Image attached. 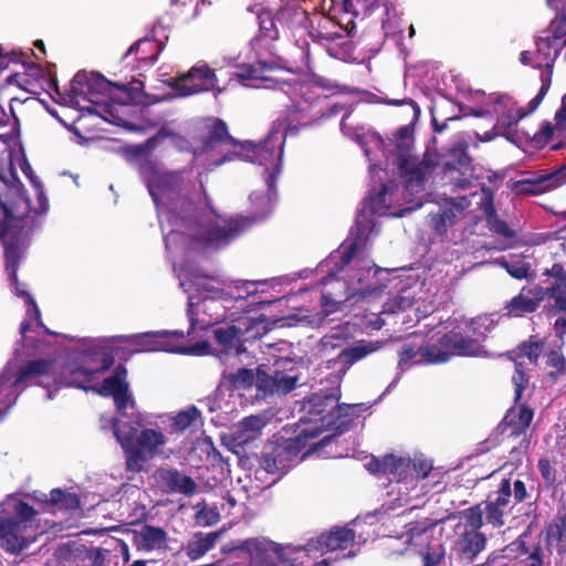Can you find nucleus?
<instances>
[{"mask_svg": "<svg viewBox=\"0 0 566 566\" xmlns=\"http://www.w3.org/2000/svg\"><path fill=\"white\" fill-rule=\"evenodd\" d=\"M256 384V371L249 368H239L235 373L223 375V385L228 390L250 389Z\"/></svg>", "mask_w": 566, "mask_h": 566, "instance_id": "nucleus-39", "label": "nucleus"}, {"mask_svg": "<svg viewBox=\"0 0 566 566\" xmlns=\"http://www.w3.org/2000/svg\"><path fill=\"white\" fill-rule=\"evenodd\" d=\"M490 332L485 319L474 317L442 334V343L449 349L451 358L460 357H485L488 350L484 340Z\"/></svg>", "mask_w": 566, "mask_h": 566, "instance_id": "nucleus-5", "label": "nucleus"}, {"mask_svg": "<svg viewBox=\"0 0 566 566\" xmlns=\"http://www.w3.org/2000/svg\"><path fill=\"white\" fill-rule=\"evenodd\" d=\"M465 205L463 202H457L454 200L448 202V205L440 209L443 212L448 223L452 227L459 220L464 217Z\"/></svg>", "mask_w": 566, "mask_h": 566, "instance_id": "nucleus-63", "label": "nucleus"}, {"mask_svg": "<svg viewBox=\"0 0 566 566\" xmlns=\"http://www.w3.org/2000/svg\"><path fill=\"white\" fill-rule=\"evenodd\" d=\"M548 90H549V75L544 78V84L541 85V88H539L538 93L536 94V96L533 97L528 102L526 108H517L516 109V113L513 116L515 117L517 123H520L524 117L534 113L538 108V106L543 102L545 95L547 94Z\"/></svg>", "mask_w": 566, "mask_h": 566, "instance_id": "nucleus-55", "label": "nucleus"}, {"mask_svg": "<svg viewBox=\"0 0 566 566\" xmlns=\"http://www.w3.org/2000/svg\"><path fill=\"white\" fill-rule=\"evenodd\" d=\"M129 386L127 381V368L123 364H118L113 374L106 377L99 385L85 386L84 384H77L76 387L85 391L92 390L102 397H113L117 392H120Z\"/></svg>", "mask_w": 566, "mask_h": 566, "instance_id": "nucleus-21", "label": "nucleus"}, {"mask_svg": "<svg viewBox=\"0 0 566 566\" xmlns=\"http://www.w3.org/2000/svg\"><path fill=\"white\" fill-rule=\"evenodd\" d=\"M512 497V482L511 479H502L497 489L491 492L485 501L500 506L504 510L507 509Z\"/></svg>", "mask_w": 566, "mask_h": 566, "instance_id": "nucleus-49", "label": "nucleus"}, {"mask_svg": "<svg viewBox=\"0 0 566 566\" xmlns=\"http://www.w3.org/2000/svg\"><path fill=\"white\" fill-rule=\"evenodd\" d=\"M6 270L12 282H18L17 271L21 260V251L18 244L10 243L4 249Z\"/></svg>", "mask_w": 566, "mask_h": 566, "instance_id": "nucleus-54", "label": "nucleus"}, {"mask_svg": "<svg viewBox=\"0 0 566 566\" xmlns=\"http://www.w3.org/2000/svg\"><path fill=\"white\" fill-rule=\"evenodd\" d=\"M195 520L199 526H212L220 521V513L216 507H208L205 500L197 503Z\"/></svg>", "mask_w": 566, "mask_h": 566, "instance_id": "nucleus-50", "label": "nucleus"}, {"mask_svg": "<svg viewBox=\"0 0 566 566\" xmlns=\"http://www.w3.org/2000/svg\"><path fill=\"white\" fill-rule=\"evenodd\" d=\"M515 403L506 411L499 424L501 433L511 438L525 434L534 418V410L531 407L526 403Z\"/></svg>", "mask_w": 566, "mask_h": 566, "instance_id": "nucleus-16", "label": "nucleus"}, {"mask_svg": "<svg viewBox=\"0 0 566 566\" xmlns=\"http://www.w3.org/2000/svg\"><path fill=\"white\" fill-rule=\"evenodd\" d=\"M483 193L482 210L490 230L506 239L514 238L515 231L504 220L500 219L496 213L492 191L483 189Z\"/></svg>", "mask_w": 566, "mask_h": 566, "instance_id": "nucleus-26", "label": "nucleus"}, {"mask_svg": "<svg viewBox=\"0 0 566 566\" xmlns=\"http://www.w3.org/2000/svg\"><path fill=\"white\" fill-rule=\"evenodd\" d=\"M515 371L512 377V382L514 384L515 390H514V401L518 402L522 397L524 390L528 386V376L524 371V365L523 361H514Z\"/></svg>", "mask_w": 566, "mask_h": 566, "instance_id": "nucleus-59", "label": "nucleus"}, {"mask_svg": "<svg viewBox=\"0 0 566 566\" xmlns=\"http://www.w3.org/2000/svg\"><path fill=\"white\" fill-rule=\"evenodd\" d=\"M388 188L385 184L368 197L367 207L373 214L385 216L389 211V206L386 203Z\"/></svg>", "mask_w": 566, "mask_h": 566, "instance_id": "nucleus-53", "label": "nucleus"}, {"mask_svg": "<svg viewBox=\"0 0 566 566\" xmlns=\"http://www.w3.org/2000/svg\"><path fill=\"white\" fill-rule=\"evenodd\" d=\"M413 365H424L422 361L421 346L403 344L398 352V368L401 371L410 369Z\"/></svg>", "mask_w": 566, "mask_h": 566, "instance_id": "nucleus-44", "label": "nucleus"}, {"mask_svg": "<svg viewBox=\"0 0 566 566\" xmlns=\"http://www.w3.org/2000/svg\"><path fill=\"white\" fill-rule=\"evenodd\" d=\"M49 503L65 511H73L80 507L78 496L62 489L51 490Z\"/></svg>", "mask_w": 566, "mask_h": 566, "instance_id": "nucleus-45", "label": "nucleus"}, {"mask_svg": "<svg viewBox=\"0 0 566 566\" xmlns=\"http://www.w3.org/2000/svg\"><path fill=\"white\" fill-rule=\"evenodd\" d=\"M315 18L317 21V27L315 28L313 24L311 27L308 35L314 42L318 43H331L342 38V34L337 30H331L328 28V32H324L322 29H327V27H332L333 29H336V27L333 24L332 20L328 18H325L319 14H315Z\"/></svg>", "mask_w": 566, "mask_h": 566, "instance_id": "nucleus-41", "label": "nucleus"}, {"mask_svg": "<svg viewBox=\"0 0 566 566\" xmlns=\"http://www.w3.org/2000/svg\"><path fill=\"white\" fill-rule=\"evenodd\" d=\"M185 334L181 331H161L148 332L136 336V344L144 352H170L182 355L205 356L209 354L210 344L207 340H200L191 346H184Z\"/></svg>", "mask_w": 566, "mask_h": 566, "instance_id": "nucleus-9", "label": "nucleus"}, {"mask_svg": "<svg viewBox=\"0 0 566 566\" xmlns=\"http://www.w3.org/2000/svg\"><path fill=\"white\" fill-rule=\"evenodd\" d=\"M25 525L15 517L0 516V546L8 553H19L27 546V541L22 536Z\"/></svg>", "mask_w": 566, "mask_h": 566, "instance_id": "nucleus-18", "label": "nucleus"}, {"mask_svg": "<svg viewBox=\"0 0 566 566\" xmlns=\"http://www.w3.org/2000/svg\"><path fill=\"white\" fill-rule=\"evenodd\" d=\"M450 159L446 163L448 170L470 169L471 157L468 154V144L465 142L457 143L449 153Z\"/></svg>", "mask_w": 566, "mask_h": 566, "instance_id": "nucleus-43", "label": "nucleus"}, {"mask_svg": "<svg viewBox=\"0 0 566 566\" xmlns=\"http://www.w3.org/2000/svg\"><path fill=\"white\" fill-rule=\"evenodd\" d=\"M258 17L259 35L256 39L276 41L281 36L302 38L310 33L313 20L308 12L297 2L289 1L272 11L262 6H249Z\"/></svg>", "mask_w": 566, "mask_h": 566, "instance_id": "nucleus-3", "label": "nucleus"}, {"mask_svg": "<svg viewBox=\"0 0 566 566\" xmlns=\"http://www.w3.org/2000/svg\"><path fill=\"white\" fill-rule=\"evenodd\" d=\"M161 51V45L151 38L144 36L134 42L123 59L129 55H136L138 60L154 63L158 59Z\"/></svg>", "mask_w": 566, "mask_h": 566, "instance_id": "nucleus-35", "label": "nucleus"}, {"mask_svg": "<svg viewBox=\"0 0 566 566\" xmlns=\"http://www.w3.org/2000/svg\"><path fill=\"white\" fill-rule=\"evenodd\" d=\"M198 132L202 153L213 151L220 147L229 148L217 165L239 158L243 150L250 146L249 140L240 142L234 138L229 132L228 124L219 117L202 118Z\"/></svg>", "mask_w": 566, "mask_h": 566, "instance_id": "nucleus-6", "label": "nucleus"}, {"mask_svg": "<svg viewBox=\"0 0 566 566\" xmlns=\"http://www.w3.org/2000/svg\"><path fill=\"white\" fill-rule=\"evenodd\" d=\"M334 437L335 434H328L314 442L317 431L311 429H300L293 438L273 436L265 446L259 464L266 473L282 476L300 461V453L305 448L308 447L306 453L318 451L327 446Z\"/></svg>", "mask_w": 566, "mask_h": 566, "instance_id": "nucleus-1", "label": "nucleus"}, {"mask_svg": "<svg viewBox=\"0 0 566 566\" xmlns=\"http://www.w3.org/2000/svg\"><path fill=\"white\" fill-rule=\"evenodd\" d=\"M114 87L122 91L125 97L122 99L123 104L140 103L143 99L144 83L140 80L134 78L128 84L114 83Z\"/></svg>", "mask_w": 566, "mask_h": 566, "instance_id": "nucleus-51", "label": "nucleus"}, {"mask_svg": "<svg viewBox=\"0 0 566 566\" xmlns=\"http://www.w3.org/2000/svg\"><path fill=\"white\" fill-rule=\"evenodd\" d=\"M464 517L472 531H478L485 524V512L482 503L473 505L465 510Z\"/></svg>", "mask_w": 566, "mask_h": 566, "instance_id": "nucleus-61", "label": "nucleus"}, {"mask_svg": "<svg viewBox=\"0 0 566 566\" xmlns=\"http://www.w3.org/2000/svg\"><path fill=\"white\" fill-rule=\"evenodd\" d=\"M410 459L397 457L392 453L386 454V475H391L397 481L405 479L409 468Z\"/></svg>", "mask_w": 566, "mask_h": 566, "instance_id": "nucleus-46", "label": "nucleus"}, {"mask_svg": "<svg viewBox=\"0 0 566 566\" xmlns=\"http://www.w3.org/2000/svg\"><path fill=\"white\" fill-rule=\"evenodd\" d=\"M113 364H114L113 355L104 354L102 357V364H101L99 368L90 369V368H85V367H78L72 373V375L76 379L81 378L84 382H88L95 377L96 374L104 373V371L108 370Z\"/></svg>", "mask_w": 566, "mask_h": 566, "instance_id": "nucleus-56", "label": "nucleus"}, {"mask_svg": "<svg viewBox=\"0 0 566 566\" xmlns=\"http://www.w3.org/2000/svg\"><path fill=\"white\" fill-rule=\"evenodd\" d=\"M315 18L317 21V27L315 28L313 24L311 27L308 35L314 42L318 43H331L342 38V34L337 30H331L328 28V32H324L322 29H327V27H332L333 29H336V27L333 24L332 20L328 18H325L319 14H315Z\"/></svg>", "mask_w": 566, "mask_h": 566, "instance_id": "nucleus-40", "label": "nucleus"}, {"mask_svg": "<svg viewBox=\"0 0 566 566\" xmlns=\"http://www.w3.org/2000/svg\"><path fill=\"white\" fill-rule=\"evenodd\" d=\"M275 66L274 62L266 61H256L253 64H243L233 73V77L245 86L258 87L254 82L273 81V77L268 75V72L273 71Z\"/></svg>", "mask_w": 566, "mask_h": 566, "instance_id": "nucleus-22", "label": "nucleus"}, {"mask_svg": "<svg viewBox=\"0 0 566 566\" xmlns=\"http://www.w3.org/2000/svg\"><path fill=\"white\" fill-rule=\"evenodd\" d=\"M312 124L313 119H306L298 125H294L290 122L285 125L284 133H282V125L275 124L261 144L255 145L252 142H249L250 146L243 150L242 156L239 158L252 163H259L262 166H280L283 157L285 135H297L301 128L308 127Z\"/></svg>", "mask_w": 566, "mask_h": 566, "instance_id": "nucleus-7", "label": "nucleus"}, {"mask_svg": "<svg viewBox=\"0 0 566 566\" xmlns=\"http://www.w3.org/2000/svg\"><path fill=\"white\" fill-rule=\"evenodd\" d=\"M221 553L223 555L243 553L247 554L251 560H261L266 553V548L264 544L258 538H248L243 541L237 539L227 543L221 547Z\"/></svg>", "mask_w": 566, "mask_h": 566, "instance_id": "nucleus-33", "label": "nucleus"}, {"mask_svg": "<svg viewBox=\"0 0 566 566\" xmlns=\"http://www.w3.org/2000/svg\"><path fill=\"white\" fill-rule=\"evenodd\" d=\"M485 536L479 531L464 532L458 541L461 555L472 562L485 547Z\"/></svg>", "mask_w": 566, "mask_h": 566, "instance_id": "nucleus-37", "label": "nucleus"}, {"mask_svg": "<svg viewBox=\"0 0 566 566\" xmlns=\"http://www.w3.org/2000/svg\"><path fill=\"white\" fill-rule=\"evenodd\" d=\"M315 18L317 21V27L315 28L313 24L311 27L308 35L314 42L318 43H331L342 38V34L337 30H331L328 28V32H324L322 29H327V27H332L333 29H336V27L333 24L332 20L328 18H325L319 14H315Z\"/></svg>", "mask_w": 566, "mask_h": 566, "instance_id": "nucleus-42", "label": "nucleus"}, {"mask_svg": "<svg viewBox=\"0 0 566 566\" xmlns=\"http://www.w3.org/2000/svg\"><path fill=\"white\" fill-rule=\"evenodd\" d=\"M181 190L182 177L179 172H167L158 176L149 185V192L156 206L171 200L172 196L179 193Z\"/></svg>", "mask_w": 566, "mask_h": 566, "instance_id": "nucleus-19", "label": "nucleus"}, {"mask_svg": "<svg viewBox=\"0 0 566 566\" xmlns=\"http://www.w3.org/2000/svg\"><path fill=\"white\" fill-rule=\"evenodd\" d=\"M113 433L125 453L128 472L139 473L148 461L156 458L167 439L160 430L146 428L140 431L130 422L117 418L111 420Z\"/></svg>", "mask_w": 566, "mask_h": 566, "instance_id": "nucleus-2", "label": "nucleus"}, {"mask_svg": "<svg viewBox=\"0 0 566 566\" xmlns=\"http://www.w3.org/2000/svg\"><path fill=\"white\" fill-rule=\"evenodd\" d=\"M355 542V532L346 526L333 527L328 533H323L318 538L321 548L334 552L346 549Z\"/></svg>", "mask_w": 566, "mask_h": 566, "instance_id": "nucleus-30", "label": "nucleus"}, {"mask_svg": "<svg viewBox=\"0 0 566 566\" xmlns=\"http://www.w3.org/2000/svg\"><path fill=\"white\" fill-rule=\"evenodd\" d=\"M161 483L170 493H181L191 496L197 491L195 480L186 474L180 473L176 469L163 470L159 474Z\"/></svg>", "mask_w": 566, "mask_h": 566, "instance_id": "nucleus-27", "label": "nucleus"}, {"mask_svg": "<svg viewBox=\"0 0 566 566\" xmlns=\"http://www.w3.org/2000/svg\"><path fill=\"white\" fill-rule=\"evenodd\" d=\"M546 366L549 368L547 376L553 380L566 375V359L560 349L546 353Z\"/></svg>", "mask_w": 566, "mask_h": 566, "instance_id": "nucleus-48", "label": "nucleus"}, {"mask_svg": "<svg viewBox=\"0 0 566 566\" xmlns=\"http://www.w3.org/2000/svg\"><path fill=\"white\" fill-rule=\"evenodd\" d=\"M392 4L388 0H343V14L338 22V29L346 32L347 36H355L358 23H363L375 12L379 11V22L385 29L389 19Z\"/></svg>", "mask_w": 566, "mask_h": 566, "instance_id": "nucleus-10", "label": "nucleus"}, {"mask_svg": "<svg viewBox=\"0 0 566 566\" xmlns=\"http://www.w3.org/2000/svg\"><path fill=\"white\" fill-rule=\"evenodd\" d=\"M266 421L264 417L260 415L244 417L233 429V440L239 446L248 444L261 436Z\"/></svg>", "mask_w": 566, "mask_h": 566, "instance_id": "nucleus-23", "label": "nucleus"}, {"mask_svg": "<svg viewBox=\"0 0 566 566\" xmlns=\"http://www.w3.org/2000/svg\"><path fill=\"white\" fill-rule=\"evenodd\" d=\"M268 332L266 321L263 318H252L247 323L244 331L245 340L261 338Z\"/></svg>", "mask_w": 566, "mask_h": 566, "instance_id": "nucleus-64", "label": "nucleus"}, {"mask_svg": "<svg viewBox=\"0 0 566 566\" xmlns=\"http://www.w3.org/2000/svg\"><path fill=\"white\" fill-rule=\"evenodd\" d=\"M221 534V531L209 533L196 532L185 546L187 557L193 562L205 556L216 546Z\"/></svg>", "mask_w": 566, "mask_h": 566, "instance_id": "nucleus-28", "label": "nucleus"}, {"mask_svg": "<svg viewBox=\"0 0 566 566\" xmlns=\"http://www.w3.org/2000/svg\"><path fill=\"white\" fill-rule=\"evenodd\" d=\"M52 359H32L28 360L19 370L17 378L12 382V386L28 387L31 385H42L39 378L43 376H50L53 369Z\"/></svg>", "mask_w": 566, "mask_h": 566, "instance_id": "nucleus-20", "label": "nucleus"}, {"mask_svg": "<svg viewBox=\"0 0 566 566\" xmlns=\"http://www.w3.org/2000/svg\"><path fill=\"white\" fill-rule=\"evenodd\" d=\"M545 340L538 335H531L526 340L522 342L510 353L513 361H522L527 358L534 366L538 365V359L544 352Z\"/></svg>", "mask_w": 566, "mask_h": 566, "instance_id": "nucleus-31", "label": "nucleus"}, {"mask_svg": "<svg viewBox=\"0 0 566 566\" xmlns=\"http://www.w3.org/2000/svg\"><path fill=\"white\" fill-rule=\"evenodd\" d=\"M536 56L538 61L534 67H544L546 72L542 73L541 82L544 84V78L549 75V85L552 84V76L554 64L557 59L554 52V40L549 39L546 34L536 39Z\"/></svg>", "mask_w": 566, "mask_h": 566, "instance_id": "nucleus-29", "label": "nucleus"}, {"mask_svg": "<svg viewBox=\"0 0 566 566\" xmlns=\"http://www.w3.org/2000/svg\"><path fill=\"white\" fill-rule=\"evenodd\" d=\"M546 294L554 300L553 311L565 313L554 324L558 336L563 337L566 334V281L554 282L546 287Z\"/></svg>", "mask_w": 566, "mask_h": 566, "instance_id": "nucleus-32", "label": "nucleus"}, {"mask_svg": "<svg viewBox=\"0 0 566 566\" xmlns=\"http://www.w3.org/2000/svg\"><path fill=\"white\" fill-rule=\"evenodd\" d=\"M279 363L275 364V394H287L296 387L297 375H289L280 369Z\"/></svg>", "mask_w": 566, "mask_h": 566, "instance_id": "nucleus-58", "label": "nucleus"}, {"mask_svg": "<svg viewBox=\"0 0 566 566\" xmlns=\"http://www.w3.org/2000/svg\"><path fill=\"white\" fill-rule=\"evenodd\" d=\"M506 272L514 279L523 280L530 275L531 265L523 260L501 262Z\"/></svg>", "mask_w": 566, "mask_h": 566, "instance_id": "nucleus-60", "label": "nucleus"}, {"mask_svg": "<svg viewBox=\"0 0 566 566\" xmlns=\"http://www.w3.org/2000/svg\"><path fill=\"white\" fill-rule=\"evenodd\" d=\"M339 396L333 392H316L303 402V411L307 419L302 429L317 431V436L326 429H334L336 434L348 430L356 405L339 403Z\"/></svg>", "mask_w": 566, "mask_h": 566, "instance_id": "nucleus-4", "label": "nucleus"}, {"mask_svg": "<svg viewBox=\"0 0 566 566\" xmlns=\"http://www.w3.org/2000/svg\"><path fill=\"white\" fill-rule=\"evenodd\" d=\"M169 86L180 96H190L214 90L218 93L222 92L218 86L216 70L203 61L197 62L187 72L177 73L170 78Z\"/></svg>", "mask_w": 566, "mask_h": 566, "instance_id": "nucleus-11", "label": "nucleus"}, {"mask_svg": "<svg viewBox=\"0 0 566 566\" xmlns=\"http://www.w3.org/2000/svg\"><path fill=\"white\" fill-rule=\"evenodd\" d=\"M547 541L566 544V513L557 514L545 527Z\"/></svg>", "mask_w": 566, "mask_h": 566, "instance_id": "nucleus-52", "label": "nucleus"}, {"mask_svg": "<svg viewBox=\"0 0 566 566\" xmlns=\"http://www.w3.org/2000/svg\"><path fill=\"white\" fill-rule=\"evenodd\" d=\"M247 226L248 223L242 218L209 222L207 226L200 227L192 238L205 248L219 249L239 237L247 229Z\"/></svg>", "mask_w": 566, "mask_h": 566, "instance_id": "nucleus-12", "label": "nucleus"}, {"mask_svg": "<svg viewBox=\"0 0 566 566\" xmlns=\"http://www.w3.org/2000/svg\"><path fill=\"white\" fill-rule=\"evenodd\" d=\"M413 140L396 139V164L409 188L413 182L421 185L433 170V165L411 154Z\"/></svg>", "mask_w": 566, "mask_h": 566, "instance_id": "nucleus-13", "label": "nucleus"}, {"mask_svg": "<svg viewBox=\"0 0 566 566\" xmlns=\"http://www.w3.org/2000/svg\"><path fill=\"white\" fill-rule=\"evenodd\" d=\"M385 340H366L361 339L357 342L356 345L344 348L338 354V360L343 364L344 367H350L355 363L366 358L367 356L380 350Z\"/></svg>", "mask_w": 566, "mask_h": 566, "instance_id": "nucleus-25", "label": "nucleus"}, {"mask_svg": "<svg viewBox=\"0 0 566 566\" xmlns=\"http://www.w3.org/2000/svg\"><path fill=\"white\" fill-rule=\"evenodd\" d=\"M7 84H15L25 92L39 95L42 91H54L61 95L57 80L55 77H48L43 70L38 65L29 66L24 74L13 73L6 78Z\"/></svg>", "mask_w": 566, "mask_h": 566, "instance_id": "nucleus-15", "label": "nucleus"}, {"mask_svg": "<svg viewBox=\"0 0 566 566\" xmlns=\"http://www.w3.org/2000/svg\"><path fill=\"white\" fill-rule=\"evenodd\" d=\"M275 368L271 373L265 371L263 365L256 368L258 396L265 398L275 395Z\"/></svg>", "mask_w": 566, "mask_h": 566, "instance_id": "nucleus-47", "label": "nucleus"}, {"mask_svg": "<svg viewBox=\"0 0 566 566\" xmlns=\"http://www.w3.org/2000/svg\"><path fill=\"white\" fill-rule=\"evenodd\" d=\"M485 512V524L493 528H500L505 524L506 510L496 506L489 501L482 503Z\"/></svg>", "mask_w": 566, "mask_h": 566, "instance_id": "nucleus-57", "label": "nucleus"}, {"mask_svg": "<svg viewBox=\"0 0 566 566\" xmlns=\"http://www.w3.org/2000/svg\"><path fill=\"white\" fill-rule=\"evenodd\" d=\"M203 424L201 411L196 406H190L186 410L179 411L172 419V430L176 433H182L186 430L196 431Z\"/></svg>", "mask_w": 566, "mask_h": 566, "instance_id": "nucleus-36", "label": "nucleus"}, {"mask_svg": "<svg viewBox=\"0 0 566 566\" xmlns=\"http://www.w3.org/2000/svg\"><path fill=\"white\" fill-rule=\"evenodd\" d=\"M422 361L424 365H437L447 363L451 356L449 349L442 343V335L433 342L421 345Z\"/></svg>", "mask_w": 566, "mask_h": 566, "instance_id": "nucleus-38", "label": "nucleus"}, {"mask_svg": "<svg viewBox=\"0 0 566 566\" xmlns=\"http://www.w3.org/2000/svg\"><path fill=\"white\" fill-rule=\"evenodd\" d=\"M133 545L139 552L166 551L168 534L163 527L144 524L133 532Z\"/></svg>", "mask_w": 566, "mask_h": 566, "instance_id": "nucleus-17", "label": "nucleus"}, {"mask_svg": "<svg viewBox=\"0 0 566 566\" xmlns=\"http://www.w3.org/2000/svg\"><path fill=\"white\" fill-rule=\"evenodd\" d=\"M240 328L235 325H229L227 327H219L213 331L214 339L218 344L230 347L234 339L238 337Z\"/></svg>", "mask_w": 566, "mask_h": 566, "instance_id": "nucleus-62", "label": "nucleus"}, {"mask_svg": "<svg viewBox=\"0 0 566 566\" xmlns=\"http://www.w3.org/2000/svg\"><path fill=\"white\" fill-rule=\"evenodd\" d=\"M517 120L512 113L502 114L494 126L497 135L503 136L509 142L514 143L517 137L525 138L531 146L543 149L554 135V126L551 122L544 120L539 130L530 135L527 132L517 129Z\"/></svg>", "mask_w": 566, "mask_h": 566, "instance_id": "nucleus-14", "label": "nucleus"}, {"mask_svg": "<svg viewBox=\"0 0 566 566\" xmlns=\"http://www.w3.org/2000/svg\"><path fill=\"white\" fill-rule=\"evenodd\" d=\"M114 83L97 72L78 71L70 83V87L62 95V99L70 105L82 107V102L94 105L102 103L108 96ZM92 112L90 107L83 106Z\"/></svg>", "mask_w": 566, "mask_h": 566, "instance_id": "nucleus-8", "label": "nucleus"}, {"mask_svg": "<svg viewBox=\"0 0 566 566\" xmlns=\"http://www.w3.org/2000/svg\"><path fill=\"white\" fill-rule=\"evenodd\" d=\"M324 286L321 296V304L326 313H333L339 310L342 303L346 301L343 289L345 283L334 276H326L321 281Z\"/></svg>", "mask_w": 566, "mask_h": 566, "instance_id": "nucleus-24", "label": "nucleus"}, {"mask_svg": "<svg viewBox=\"0 0 566 566\" xmlns=\"http://www.w3.org/2000/svg\"><path fill=\"white\" fill-rule=\"evenodd\" d=\"M524 292L525 289H522L520 294L514 296L506 305L507 314L510 316H522L524 314L533 313L538 308L544 294L542 289L538 287V292L535 294L534 297L525 295Z\"/></svg>", "mask_w": 566, "mask_h": 566, "instance_id": "nucleus-34", "label": "nucleus"}]
</instances>
